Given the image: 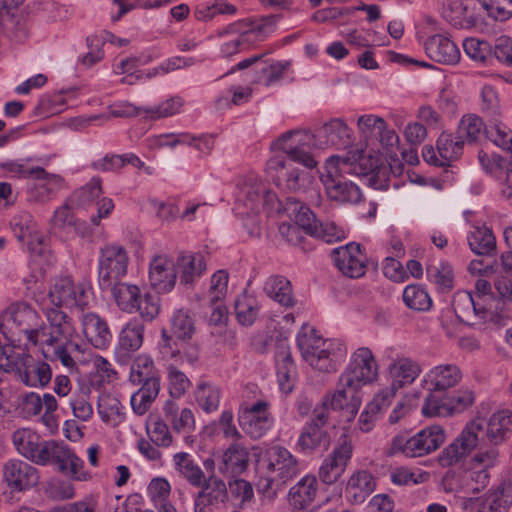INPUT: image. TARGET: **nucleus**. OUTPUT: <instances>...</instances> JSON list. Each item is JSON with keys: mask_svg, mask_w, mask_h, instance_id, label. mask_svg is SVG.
<instances>
[{"mask_svg": "<svg viewBox=\"0 0 512 512\" xmlns=\"http://www.w3.org/2000/svg\"><path fill=\"white\" fill-rule=\"evenodd\" d=\"M15 237L25 243L30 251H36L35 245L42 243V235L38 232L37 223L30 213L22 212L11 222Z\"/></svg>", "mask_w": 512, "mask_h": 512, "instance_id": "obj_40", "label": "nucleus"}, {"mask_svg": "<svg viewBox=\"0 0 512 512\" xmlns=\"http://www.w3.org/2000/svg\"><path fill=\"white\" fill-rule=\"evenodd\" d=\"M159 357L164 362L182 364L184 361L194 363L198 359L197 349L194 347H179L176 341L166 330L161 331V340L158 342Z\"/></svg>", "mask_w": 512, "mask_h": 512, "instance_id": "obj_35", "label": "nucleus"}, {"mask_svg": "<svg viewBox=\"0 0 512 512\" xmlns=\"http://www.w3.org/2000/svg\"><path fill=\"white\" fill-rule=\"evenodd\" d=\"M251 392L260 396L254 400L247 397L238 409V422L242 430L252 439H260L272 429L275 418L272 413V403L268 397L261 395L256 386H251Z\"/></svg>", "mask_w": 512, "mask_h": 512, "instance_id": "obj_7", "label": "nucleus"}, {"mask_svg": "<svg viewBox=\"0 0 512 512\" xmlns=\"http://www.w3.org/2000/svg\"><path fill=\"white\" fill-rule=\"evenodd\" d=\"M403 302L405 305L415 311H429L432 307V299L422 285L411 284L403 290Z\"/></svg>", "mask_w": 512, "mask_h": 512, "instance_id": "obj_56", "label": "nucleus"}, {"mask_svg": "<svg viewBox=\"0 0 512 512\" xmlns=\"http://www.w3.org/2000/svg\"><path fill=\"white\" fill-rule=\"evenodd\" d=\"M102 195V181L93 177L87 184L73 192L70 201L77 206L86 207L98 201Z\"/></svg>", "mask_w": 512, "mask_h": 512, "instance_id": "obj_62", "label": "nucleus"}, {"mask_svg": "<svg viewBox=\"0 0 512 512\" xmlns=\"http://www.w3.org/2000/svg\"><path fill=\"white\" fill-rule=\"evenodd\" d=\"M379 364L368 347H359L350 355L349 362L341 374V383L346 387L362 388L377 381Z\"/></svg>", "mask_w": 512, "mask_h": 512, "instance_id": "obj_13", "label": "nucleus"}, {"mask_svg": "<svg viewBox=\"0 0 512 512\" xmlns=\"http://www.w3.org/2000/svg\"><path fill=\"white\" fill-rule=\"evenodd\" d=\"M263 464L268 486L283 487L296 478L302 471L301 461L287 448L274 445L266 449L263 456Z\"/></svg>", "mask_w": 512, "mask_h": 512, "instance_id": "obj_10", "label": "nucleus"}, {"mask_svg": "<svg viewBox=\"0 0 512 512\" xmlns=\"http://www.w3.org/2000/svg\"><path fill=\"white\" fill-rule=\"evenodd\" d=\"M424 49L430 59L441 64H457L461 57L458 46L444 34L430 36L424 43Z\"/></svg>", "mask_w": 512, "mask_h": 512, "instance_id": "obj_32", "label": "nucleus"}, {"mask_svg": "<svg viewBox=\"0 0 512 512\" xmlns=\"http://www.w3.org/2000/svg\"><path fill=\"white\" fill-rule=\"evenodd\" d=\"M174 469L180 477L191 486L199 488L204 484L206 476L202 468L195 462L193 456L187 452L175 453L172 457Z\"/></svg>", "mask_w": 512, "mask_h": 512, "instance_id": "obj_43", "label": "nucleus"}, {"mask_svg": "<svg viewBox=\"0 0 512 512\" xmlns=\"http://www.w3.org/2000/svg\"><path fill=\"white\" fill-rule=\"evenodd\" d=\"M200 487L194 498V512H214L228 498L225 482L215 475L206 478Z\"/></svg>", "mask_w": 512, "mask_h": 512, "instance_id": "obj_24", "label": "nucleus"}, {"mask_svg": "<svg viewBox=\"0 0 512 512\" xmlns=\"http://www.w3.org/2000/svg\"><path fill=\"white\" fill-rule=\"evenodd\" d=\"M363 151H356L351 156L333 155L327 158L320 180L328 198L338 203L355 204L361 201L362 192L353 182L343 180L342 175L352 174L353 165L360 160Z\"/></svg>", "mask_w": 512, "mask_h": 512, "instance_id": "obj_2", "label": "nucleus"}, {"mask_svg": "<svg viewBox=\"0 0 512 512\" xmlns=\"http://www.w3.org/2000/svg\"><path fill=\"white\" fill-rule=\"evenodd\" d=\"M81 330L87 343L98 350L107 349L112 342V333L107 321L97 313L86 312L79 317Z\"/></svg>", "mask_w": 512, "mask_h": 512, "instance_id": "obj_25", "label": "nucleus"}, {"mask_svg": "<svg viewBox=\"0 0 512 512\" xmlns=\"http://www.w3.org/2000/svg\"><path fill=\"white\" fill-rule=\"evenodd\" d=\"M318 138L308 130H291L282 134L276 141L279 150L285 153L289 160L299 163L307 169L317 166V161L311 153L312 147H317Z\"/></svg>", "mask_w": 512, "mask_h": 512, "instance_id": "obj_14", "label": "nucleus"}, {"mask_svg": "<svg viewBox=\"0 0 512 512\" xmlns=\"http://www.w3.org/2000/svg\"><path fill=\"white\" fill-rule=\"evenodd\" d=\"M220 390L214 384L200 382L195 392L198 405L206 413L215 412L220 405Z\"/></svg>", "mask_w": 512, "mask_h": 512, "instance_id": "obj_60", "label": "nucleus"}, {"mask_svg": "<svg viewBox=\"0 0 512 512\" xmlns=\"http://www.w3.org/2000/svg\"><path fill=\"white\" fill-rule=\"evenodd\" d=\"M152 378H160L153 359L147 354H139L131 366L130 380L139 385Z\"/></svg>", "mask_w": 512, "mask_h": 512, "instance_id": "obj_59", "label": "nucleus"}, {"mask_svg": "<svg viewBox=\"0 0 512 512\" xmlns=\"http://www.w3.org/2000/svg\"><path fill=\"white\" fill-rule=\"evenodd\" d=\"M478 160L482 169L496 182L500 194L512 197V163L496 153L479 151Z\"/></svg>", "mask_w": 512, "mask_h": 512, "instance_id": "obj_19", "label": "nucleus"}, {"mask_svg": "<svg viewBox=\"0 0 512 512\" xmlns=\"http://www.w3.org/2000/svg\"><path fill=\"white\" fill-rule=\"evenodd\" d=\"M456 133L464 143L473 144L480 142L488 132L482 118L476 114L469 113L461 117Z\"/></svg>", "mask_w": 512, "mask_h": 512, "instance_id": "obj_47", "label": "nucleus"}, {"mask_svg": "<svg viewBox=\"0 0 512 512\" xmlns=\"http://www.w3.org/2000/svg\"><path fill=\"white\" fill-rule=\"evenodd\" d=\"M386 357L388 359L385 369L386 378L400 389L412 385L422 373L421 364L410 356L391 352V355Z\"/></svg>", "mask_w": 512, "mask_h": 512, "instance_id": "obj_18", "label": "nucleus"}, {"mask_svg": "<svg viewBox=\"0 0 512 512\" xmlns=\"http://www.w3.org/2000/svg\"><path fill=\"white\" fill-rule=\"evenodd\" d=\"M3 480L14 492H23L36 486L39 472L31 464L20 460L10 459L3 465Z\"/></svg>", "mask_w": 512, "mask_h": 512, "instance_id": "obj_21", "label": "nucleus"}, {"mask_svg": "<svg viewBox=\"0 0 512 512\" xmlns=\"http://www.w3.org/2000/svg\"><path fill=\"white\" fill-rule=\"evenodd\" d=\"M352 444L349 441L336 446L324 459L319 468V478L325 484H333L343 475L352 456Z\"/></svg>", "mask_w": 512, "mask_h": 512, "instance_id": "obj_26", "label": "nucleus"}, {"mask_svg": "<svg viewBox=\"0 0 512 512\" xmlns=\"http://www.w3.org/2000/svg\"><path fill=\"white\" fill-rule=\"evenodd\" d=\"M444 16L452 25L463 29L470 28L476 23L468 5L460 0L452 1L444 11Z\"/></svg>", "mask_w": 512, "mask_h": 512, "instance_id": "obj_58", "label": "nucleus"}, {"mask_svg": "<svg viewBox=\"0 0 512 512\" xmlns=\"http://www.w3.org/2000/svg\"><path fill=\"white\" fill-rule=\"evenodd\" d=\"M235 313L236 318L241 325H252L259 313L257 300L248 295L240 296L235 302Z\"/></svg>", "mask_w": 512, "mask_h": 512, "instance_id": "obj_64", "label": "nucleus"}, {"mask_svg": "<svg viewBox=\"0 0 512 512\" xmlns=\"http://www.w3.org/2000/svg\"><path fill=\"white\" fill-rule=\"evenodd\" d=\"M274 30L271 18H247L241 19L216 30L219 38L233 36L220 45V54L224 58H230L247 49L253 42L264 40Z\"/></svg>", "mask_w": 512, "mask_h": 512, "instance_id": "obj_4", "label": "nucleus"}, {"mask_svg": "<svg viewBox=\"0 0 512 512\" xmlns=\"http://www.w3.org/2000/svg\"><path fill=\"white\" fill-rule=\"evenodd\" d=\"M180 270V277L186 284L193 283L200 278L206 269L203 256L200 254L186 253L179 256L176 267Z\"/></svg>", "mask_w": 512, "mask_h": 512, "instance_id": "obj_54", "label": "nucleus"}, {"mask_svg": "<svg viewBox=\"0 0 512 512\" xmlns=\"http://www.w3.org/2000/svg\"><path fill=\"white\" fill-rule=\"evenodd\" d=\"M142 319L133 317L126 322L118 336L117 348L126 354L138 351L144 342L145 325Z\"/></svg>", "mask_w": 512, "mask_h": 512, "instance_id": "obj_41", "label": "nucleus"}, {"mask_svg": "<svg viewBox=\"0 0 512 512\" xmlns=\"http://www.w3.org/2000/svg\"><path fill=\"white\" fill-rule=\"evenodd\" d=\"M43 312L49 323V328L40 322L39 330L36 333L38 345L44 348V346H55L61 341H67L78 353H84L86 344L83 341H78L79 335L73 326L72 319L61 307L46 305L43 307Z\"/></svg>", "mask_w": 512, "mask_h": 512, "instance_id": "obj_9", "label": "nucleus"}, {"mask_svg": "<svg viewBox=\"0 0 512 512\" xmlns=\"http://www.w3.org/2000/svg\"><path fill=\"white\" fill-rule=\"evenodd\" d=\"M373 475L361 470L353 473L347 483L346 498L352 504H361L375 490Z\"/></svg>", "mask_w": 512, "mask_h": 512, "instance_id": "obj_42", "label": "nucleus"}, {"mask_svg": "<svg viewBox=\"0 0 512 512\" xmlns=\"http://www.w3.org/2000/svg\"><path fill=\"white\" fill-rule=\"evenodd\" d=\"M264 291L269 298L284 307H292L295 304L291 283L283 276H270L264 284Z\"/></svg>", "mask_w": 512, "mask_h": 512, "instance_id": "obj_49", "label": "nucleus"}, {"mask_svg": "<svg viewBox=\"0 0 512 512\" xmlns=\"http://www.w3.org/2000/svg\"><path fill=\"white\" fill-rule=\"evenodd\" d=\"M277 378L280 389L290 393L294 389L296 368L287 347H281L276 354Z\"/></svg>", "mask_w": 512, "mask_h": 512, "instance_id": "obj_48", "label": "nucleus"}, {"mask_svg": "<svg viewBox=\"0 0 512 512\" xmlns=\"http://www.w3.org/2000/svg\"><path fill=\"white\" fill-rule=\"evenodd\" d=\"M58 408V402L56 398L50 394L45 393L41 397L36 392H29L23 395L21 402L22 413L26 417H32L39 415L44 411L41 419L47 426L53 422V414Z\"/></svg>", "mask_w": 512, "mask_h": 512, "instance_id": "obj_33", "label": "nucleus"}, {"mask_svg": "<svg viewBox=\"0 0 512 512\" xmlns=\"http://www.w3.org/2000/svg\"><path fill=\"white\" fill-rule=\"evenodd\" d=\"M267 171L274 183L288 191H302L311 183V175L300 170L291 160L282 156H274L267 162Z\"/></svg>", "mask_w": 512, "mask_h": 512, "instance_id": "obj_16", "label": "nucleus"}, {"mask_svg": "<svg viewBox=\"0 0 512 512\" xmlns=\"http://www.w3.org/2000/svg\"><path fill=\"white\" fill-rule=\"evenodd\" d=\"M360 389L344 386L340 377L337 390L323 398L322 406H329L333 410H343L347 420L351 421L357 415L362 404Z\"/></svg>", "mask_w": 512, "mask_h": 512, "instance_id": "obj_29", "label": "nucleus"}, {"mask_svg": "<svg viewBox=\"0 0 512 512\" xmlns=\"http://www.w3.org/2000/svg\"><path fill=\"white\" fill-rule=\"evenodd\" d=\"M297 346L303 359L315 370L320 372H334L345 354L341 343L331 339H324L317 331L303 325L297 334Z\"/></svg>", "mask_w": 512, "mask_h": 512, "instance_id": "obj_3", "label": "nucleus"}, {"mask_svg": "<svg viewBox=\"0 0 512 512\" xmlns=\"http://www.w3.org/2000/svg\"><path fill=\"white\" fill-rule=\"evenodd\" d=\"M49 304L55 307H88L93 300L92 284L87 279L79 282L69 276H60L54 279L49 289Z\"/></svg>", "mask_w": 512, "mask_h": 512, "instance_id": "obj_11", "label": "nucleus"}, {"mask_svg": "<svg viewBox=\"0 0 512 512\" xmlns=\"http://www.w3.org/2000/svg\"><path fill=\"white\" fill-rule=\"evenodd\" d=\"M446 441V433L441 425L424 427L413 435L400 432L394 435L386 448L389 457L404 456L419 458L437 451Z\"/></svg>", "mask_w": 512, "mask_h": 512, "instance_id": "obj_5", "label": "nucleus"}, {"mask_svg": "<svg viewBox=\"0 0 512 512\" xmlns=\"http://www.w3.org/2000/svg\"><path fill=\"white\" fill-rule=\"evenodd\" d=\"M332 259L338 270L350 278H360L366 272L367 257L354 242L333 249Z\"/></svg>", "mask_w": 512, "mask_h": 512, "instance_id": "obj_20", "label": "nucleus"}, {"mask_svg": "<svg viewBox=\"0 0 512 512\" xmlns=\"http://www.w3.org/2000/svg\"><path fill=\"white\" fill-rule=\"evenodd\" d=\"M330 435L325 428L316 424H305L296 441V449L304 454H311L319 449H327Z\"/></svg>", "mask_w": 512, "mask_h": 512, "instance_id": "obj_39", "label": "nucleus"}, {"mask_svg": "<svg viewBox=\"0 0 512 512\" xmlns=\"http://www.w3.org/2000/svg\"><path fill=\"white\" fill-rule=\"evenodd\" d=\"M13 444L19 454L37 465H48L55 440H42L40 435L29 428L16 430L12 435Z\"/></svg>", "mask_w": 512, "mask_h": 512, "instance_id": "obj_15", "label": "nucleus"}, {"mask_svg": "<svg viewBox=\"0 0 512 512\" xmlns=\"http://www.w3.org/2000/svg\"><path fill=\"white\" fill-rule=\"evenodd\" d=\"M20 381L29 387H45L51 380L52 372L49 364L26 356L17 368Z\"/></svg>", "mask_w": 512, "mask_h": 512, "instance_id": "obj_34", "label": "nucleus"}, {"mask_svg": "<svg viewBox=\"0 0 512 512\" xmlns=\"http://www.w3.org/2000/svg\"><path fill=\"white\" fill-rule=\"evenodd\" d=\"M266 188L262 181L255 176H248L238 185L236 192L237 214H244L240 211V205L245 206L248 210L257 211L258 204L261 201Z\"/></svg>", "mask_w": 512, "mask_h": 512, "instance_id": "obj_37", "label": "nucleus"}, {"mask_svg": "<svg viewBox=\"0 0 512 512\" xmlns=\"http://www.w3.org/2000/svg\"><path fill=\"white\" fill-rule=\"evenodd\" d=\"M148 438L157 446L168 448L173 443V436L166 421L156 413H150L145 420Z\"/></svg>", "mask_w": 512, "mask_h": 512, "instance_id": "obj_50", "label": "nucleus"}, {"mask_svg": "<svg viewBox=\"0 0 512 512\" xmlns=\"http://www.w3.org/2000/svg\"><path fill=\"white\" fill-rule=\"evenodd\" d=\"M34 180L37 181L28 190V199L35 203H45L53 199L60 191L67 188L64 177L60 174L49 173L42 168Z\"/></svg>", "mask_w": 512, "mask_h": 512, "instance_id": "obj_30", "label": "nucleus"}, {"mask_svg": "<svg viewBox=\"0 0 512 512\" xmlns=\"http://www.w3.org/2000/svg\"><path fill=\"white\" fill-rule=\"evenodd\" d=\"M163 412L166 421L175 432H190L195 428V418L191 409L180 408L176 402L168 400L163 405Z\"/></svg>", "mask_w": 512, "mask_h": 512, "instance_id": "obj_45", "label": "nucleus"}, {"mask_svg": "<svg viewBox=\"0 0 512 512\" xmlns=\"http://www.w3.org/2000/svg\"><path fill=\"white\" fill-rule=\"evenodd\" d=\"M318 148L346 147L353 140V130L343 118H331L317 131Z\"/></svg>", "mask_w": 512, "mask_h": 512, "instance_id": "obj_28", "label": "nucleus"}, {"mask_svg": "<svg viewBox=\"0 0 512 512\" xmlns=\"http://www.w3.org/2000/svg\"><path fill=\"white\" fill-rule=\"evenodd\" d=\"M462 379V372L455 364H440L428 370L421 380L429 392H442L455 387Z\"/></svg>", "mask_w": 512, "mask_h": 512, "instance_id": "obj_27", "label": "nucleus"}, {"mask_svg": "<svg viewBox=\"0 0 512 512\" xmlns=\"http://www.w3.org/2000/svg\"><path fill=\"white\" fill-rule=\"evenodd\" d=\"M90 392V387H81L70 400L73 415L83 422L89 421L94 414L93 406L89 400Z\"/></svg>", "mask_w": 512, "mask_h": 512, "instance_id": "obj_63", "label": "nucleus"}, {"mask_svg": "<svg viewBox=\"0 0 512 512\" xmlns=\"http://www.w3.org/2000/svg\"><path fill=\"white\" fill-rule=\"evenodd\" d=\"M249 460L248 448L242 443H232L221 454L218 471L224 476L236 477L247 470Z\"/></svg>", "mask_w": 512, "mask_h": 512, "instance_id": "obj_31", "label": "nucleus"}, {"mask_svg": "<svg viewBox=\"0 0 512 512\" xmlns=\"http://www.w3.org/2000/svg\"><path fill=\"white\" fill-rule=\"evenodd\" d=\"M427 277L440 293H448L454 287V270L447 261H439L437 264L429 265L427 267Z\"/></svg>", "mask_w": 512, "mask_h": 512, "instance_id": "obj_53", "label": "nucleus"}, {"mask_svg": "<svg viewBox=\"0 0 512 512\" xmlns=\"http://www.w3.org/2000/svg\"><path fill=\"white\" fill-rule=\"evenodd\" d=\"M470 249L478 255H488L496 248V240L491 229L486 226L474 227L467 236Z\"/></svg>", "mask_w": 512, "mask_h": 512, "instance_id": "obj_55", "label": "nucleus"}, {"mask_svg": "<svg viewBox=\"0 0 512 512\" xmlns=\"http://www.w3.org/2000/svg\"><path fill=\"white\" fill-rule=\"evenodd\" d=\"M452 305L459 318L473 316L478 322H486L492 318V312L483 307L480 297H474L468 291H458L453 296Z\"/></svg>", "mask_w": 512, "mask_h": 512, "instance_id": "obj_36", "label": "nucleus"}, {"mask_svg": "<svg viewBox=\"0 0 512 512\" xmlns=\"http://www.w3.org/2000/svg\"><path fill=\"white\" fill-rule=\"evenodd\" d=\"M97 413L101 421L115 428L126 419V408L119 398L111 393H101L97 401Z\"/></svg>", "mask_w": 512, "mask_h": 512, "instance_id": "obj_38", "label": "nucleus"}, {"mask_svg": "<svg viewBox=\"0 0 512 512\" xmlns=\"http://www.w3.org/2000/svg\"><path fill=\"white\" fill-rule=\"evenodd\" d=\"M389 478L394 485L411 486L427 482L430 474L421 469L414 470L406 466H397L391 469Z\"/></svg>", "mask_w": 512, "mask_h": 512, "instance_id": "obj_57", "label": "nucleus"}, {"mask_svg": "<svg viewBox=\"0 0 512 512\" xmlns=\"http://www.w3.org/2000/svg\"><path fill=\"white\" fill-rule=\"evenodd\" d=\"M56 464L58 469L77 481H87L91 478L85 470L84 461L66 444L56 442L50 456L49 464Z\"/></svg>", "mask_w": 512, "mask_h": 512, "instance_id": "obj_23", "label": "nucleus"}, {"mask_svg": "<svg viewBox=\"0 0 512 512\" xmlns=\"http://www.w3.org/2000/svg\"><path fill=\"white\" fill-rule=\"evenodd\" d=\"M512 505V484L501 483L490 490L485 498L463 497L462 508L469 512H502Z\"/></svg>", "mask_w": 512, "mask_h": 512, "instance_id": "obj_17", "label": "nucleus"}, {"mask_svg": "<svg viewBox=\"0 0 512 512\" xmlns=\"http://www.w3.org/2000/svg\"><path fill=\"white\" fill-rule=\"evenodd\" d=\"M146 493L158 512H177L170 501L171 485L164 477H155L149 482Z\"/></svg>", "mask_w": 512, "mask_h": 512, "instance_id": "obj_46", "label": "nucleus"}, {"mask_svg": "<svg viewBox=\"0 0 512 512\" xmlns=\"http://www.w3.org/2000/svg\"><path fill=\"white\" fill-rule=\"evenodd\" d=\"M184 103V99L181 96L175 95L156 105L146 106L145 109H143L144 120L158 121L177 115L183 110Z\"/></svg>", "mask_w": 512, "mask_h": 512, "instance_id": "obj_52", "label": "nucleus"}, {"mask_svg": "<svg viewBox=\"0 0 512 512\" xmlns=\"http://www.w3.org/2000/svg\"><path fill=\"white\" fill-rule=\"evenodd\" d=\"M464 144L457 133L453 135L449 132H442L436 141L437 152L442 162L440 167L458 159L463 152Z\"/></svg>", "mask_w": 512, "mask_h": 512, "instance_id": "obj_51", "label": "nucleus"}, {"mask_svg": "<svg viewBox=\"0 0 512 512\" xmlns=\"http://www.w3.org/2000/svg\"><path fill=\"white\" fill-rule=\"evenodd\" d=\"M129 255L126 248L118 243H107L99 250L97 272L98 285L108 291L113 284L125 277L128 271Z\"/></svg>", "mask_w": 512, "mask_h": 512, "instance_id": "obj_12", "label": "nucleus"}, {"mask_svg": "<svg viewBox=\"0 0 512 512\" xmlns=\"http://www.w3.org/2000/svg\"><path fill=\"white\" fill-rule=\"evenodd\" d=\"M148 279L159 293L170 292L177 279L176 262L167 254H157L149 262Z\"/></svg>", "mask_w": 512, "mask_h": 512, "instance_id": "obj_22", "label": "nucleus"}, {"mask_svg": "<svg viewBox=\"0 0 512 512\" xmlns=\"http://www.w3.org/2000/svg\"><path fill=\"white\" fill-rule=\"evenodd\" d=\"M31 158L9 160L1 164V169L11 178L16 179H35L38 173L42 172V167L30 164Z\"/></svg>", "mask_w": 512, "mask_h": 512, "instance_id": "obj_61", "label": "nucleus"}, {"mask_svg": "<svg viewBox=\"0 0 512 512\" xmlns=\"http://www.w3.org/2000/svg\"><path fill=\"white\" fill-rule=\"evenodd\" d=\"M484 427V420L473 419L438 455L439 465L447 468L456 465L469 455L480 445L484 437L492 445L487 449L480 446L457 473H447L443 480L446 491L478 494L488 485L489 470L496 465L499 457L496 446L508 438L512 427V413L508 410L497 411L487 421L485 432Z\"/></svg>", "mask_w": 512, "mask_h": 512, "instance_id": "obj_1", "label": "nucleus"}, {"mask_svg": "<svg viewBox=\"0 0 512 512\" xmlns=\"http://www.w3.org/2000/svg\"><path fill=\"white\" fill-rule=\"evenodd\" d=\"M109 290L117 307L124 313H138L146 322H152L160 313V298L149 292L142 293L135 284L118 280Z\"/></svg>", "mask_w": 512, "mask_h": 512, "instance_id": "obj_6", "label": "nucleus"}, {"mask_svg": "<svg viewBox=\"0 0 512 512\" xmlns=\"http://www.w3.org/2000/svg\"><path fill=\"white\" fill-rule=\"evenodd\" d=\"M40 317L27 303L15 302L0 316V331L11 342L21 341L24 335L27 340L38 345Z\"/></svg>", "mask_w": 512, "mask_h": 512, "instance_id": "obj_8", "label": "nucleus"}, {"mask_svg": "<svg viewBox=\"0 0 512 512\" xmlns=\"http://www.w3.org/2000/svg\"><path fill=\"white\" fill-rule=\"evenodd\" d=\"M317 491L316 477L305 475L290 489V504L296 509H306L314 502Z\"/></svg>", "mask_w": 512, "mask_h": 512, "instance_id": "obj_44", "label": "nucleus"}]
</instances>
